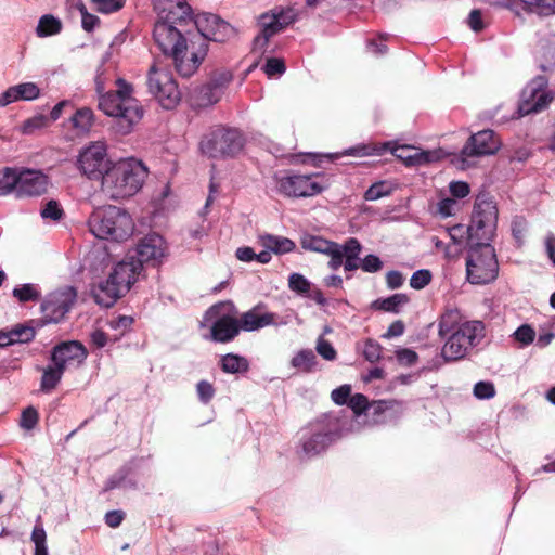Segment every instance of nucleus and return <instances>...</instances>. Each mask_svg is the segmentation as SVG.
<instances>
[{
	"label": "nucleus",
	"mask_w": 555,
	"mask_h": 555,
	"mask_svg": "<svg viewBox=\"0 0 555 555\" xmlns=\"http://www.w3.org/2000/svg\"><path fill=\"white\" fill-rule=\"evenodd\" d=\"M259 307H255L244 312L240 319H237L240 328L245 332H254L266 326H269L272 321V312L260 313Z\"/></svg>",
	"instance_id": "25"
},
{
	"label": "nucleus",
	"mask_w": 555,
	"mask_h": 555,
	"mask_svg": "<svg viewBox=\"0 0 555 555\" xmlns=\"http://www.w3.org/2000/svg\"><path fill=\"white\" fill-rule=\"evenodd\" d=\"M485 336L486 326L482 321H465L444 338L443 354L447 359L462 360L480 345Z\"/></svg>",
	"instance_id": "8"
},
{
	"label": "nucleus",
	"mask_w": 555,
	"mask_h": 555,
	"mask_svg": "<svg viewBox=\"0 0 555 555\" xmlns=\"http://www.w3.org/2000/svg\"><path fill=\"white\" fill-rule=\"evenodd\" d=\"M219 366L227 374H246L250 369L248 359L237 353H227L219 360Z\"/></svg>",
	"instance_id": "26"
},
{
	"label": "nucleus",
	"mask_w": 555,
	"mask_h": 555,
	"mask_svg": "<svg viewBox=\"0 0 555 555\" xmlns=\"http://www.w3.org/2000/svg\"><path fill=\"white\" fill-rule=\"evenodd\" d=\"M49 124V117L47 115L37 114L23 122L22 132L24 134H33L36 130L46 128Z\"/></svg>",
	"instance_id": "42"
},
{
	"label": "nucleus",
	"mask_w": 555,
	"mask_h": 555,
	"mask_svg": "<svg viewBox=\"0 0 555 555\" xmlns=\"http://www.w3.org/2000/svg\"><path fill=\"white\" fill-rule=\"evenodd\" d=\"M276 192L288 198H306L321 194L328 188L324 173L315 172L309 175L289 173L286 176H274Z\"/></svg>",
	"instance_id": "9"
},
{
	"label": "nucleus",
	"mask_w": 555,
	"mask_h": 555,
	"mask_svg": "<svg viewBox=\"0 0 555 555\" xmlns=\"http://www.w3.org/2000/svg\"><path fill=\"white\" fill-rule=\"evenodd\" d=\"M245 143L246 138L240 129L219 125L202 137L198 146L201 153L209 158L225 159L238 155Z\"/></svg>",
	"instance_id": "7"
},
{
	"label": "nucleus",
	"mask_w": 555,
	"mask_h": 555,
	"mask_svg": "<svg viewBox=\"0 0 555 555\" xmlns=\"http://www.w3.org/2000/svg\"><path fill=\"white\" fill-rule=\"evenodd\" d=\"M462 314L459 309H447L438 321V335L444 339L448 335L456 331L462 324Z\"/></svg>",
	"instance_id": "27"
},
{
	"label": "nucleus",
	"mask_w": 555,
	"mask_h": 555,
	"mask_svg": "<svg viewBox=\"0 0 555 555\" xmlns=\"http://www.w3.org/2000/svg\"><path fill=\"white\" fill-rule=\"evenodd\" d=\"M160 8V16L153 29V38L160 51L172 57L177 73L184 78L191 77L201 66L208 53V44L198 37V47L191 39L192 34L184 29L194 26L196 15L186 0H154Z\"/></svg>",
	"instance_id": "1"
},
{
	"label": "nucleus",
	"mask_w": 555,
	"mask_h": 555,
	"mask_svg": "<svg viewBox=\"0 0 555 555\" xmlns=\"http://www.w3.org/2000/svg\"><path fill=\"white\" fill-rule=\"evenodd\" d=\"M382 350L383 347L377 340L367 338L364 341L362 354L367 362L375 363L382 358Z\"/></svg>",
	"instance_id": "43"
},
{
	"label": "nucleus",
	"mask_w": 555,
	"mask_h": 555,
	"mask_svg": "<svg viewBox=\"0 0 555 555\" xmlns=\"http://www.w3.org/2000/svg\"><path fill=\"white\" fill-rule=\"evenodd\" d=\"M40 95V89L35 82H22L9 87L0 94V107H5L17 101H34Z\"/></svg>",
	"instance_id": "23"
},
{
	"label": "nucleus",
	"mask_w": 555,
	"mask_h": 555,
	"mask_svg": "<svg viewBox=\"0 0 555 555\" xmlns=\"http://www.w3.org/2000/svg\"><path fill=\"white\" fill-rule=\"evenodd\" d=\"M409 150L405 147L400 149V153H396V156L404 162L406 166H418L433 162V154L428 151L415 152L413 154L408 153Z\"/></svg>",
	"instance_id": "35"
},
{
	"label": "nucleus",
	"mask_w": 555,
	"mask_h": 555,
	"mask_svg": "<svg viewBox=\"0 0 555 555\" xmlns=\"http://www.w3.org/2000/svg\"><path fill=\"white\" fill-rule=\"evenodd\" d=\"M17 198L37 197L47 192L49 178L41 170L16 168L15 175Z\"/></svg>",
	"instance_id": "19"
},
{
	"label": "nucleus",
	"mask_w": 555,
	"mask_h": 555,
	"mask_svg": "<svg viewBox=\"0 0 555 555\" xmlns=\"http://www.w3.org/2000/svg\"><path fill=\"white\" fill-rule=\"evenodd\" d=\"M106 156L105 143L92 142L80 151L77 157V167L90 180H101L104 170L112 164Z\"/></svg>",
	"instance_id": "17"
},
{
	"label": "nucleus",
	"mask_w": 555,
	"mask_h": 555,
	"mask_svg": "<svg viewBox=\"0 0 555 555\" xmlns=\"http://www.w3.org/2000/svg\"><path fill=\"white\" fill-rule=\"evenodd\" d=\"M262 70L269 78H273L283 75L286 72V65L283 59L269 57L262 66Z\"/></svg>",
	"instance_id": "45"
},
{
	"label": "nucleus",
	"mask_w": 555,
	"mask_h": 555,
	"mask_svg": "<svg viewBox=\"0 0 555 555\" xmlns=\"http://www.w3.org/2000/svg\"><path fill=\"white\" fill-rule=\"evenodd\" d=\"M528 5L540 15H552L555 13V0H528Z\"/></svg>",
	"instance_id": "55"
},
{
	"label": "nucleus",
	"mask_w": 555,
	"mask_h": 555,
	"mask_svg": "<svg viewBox=\"0 0 555 555\" xmlns=\"http://www.w3.org/2000/svg\"><path fill=\"white\" fill-rule=\"evenodd\" d=\"M16 168L5 167L0 170V196H5L15 193L16 181L15 180Z\"/></svg>",
	"instance_id": "36"
},
{
	"label": "nucleus",
	"mask_w": 555,
	"mask_h": 555,
	"mask_svg": "<svg viewBox=\"0 0 555 555\" xmlns=\"http://www.w3.org/2000/svg\"><path fill=\"white\" fill-rule=\"evenodd\" d=\"M467 23H468V26L474 31H476V33L481 31L485 28L481 11L478 9L472 10L468 15Z\"/></svg>",
	"instance_id": "64"
},
{
	"label": "nucleus",
	"mask_w": 555,
	"mask_h": 555,
	"mask_svg": "<svg viewBox=\"0 0 555 555\" xmlns=\"http://www.w3.org/2000/svg\"><path fill=\"white\" fill-rule=\"evenodd\" d=\"M63 215L64 210L60 203L55 199H50L40 211V216L43 219H51L53 221L61 220Z\"/></svg>",
	"instance_id": "50"
},
{
	"label": "nucleus",
	"mask_w": 555,
	"mask_h": 555,
	"mask_svg": "<svg viewBox=\"0 0 555 555\" xmlns=\"http://www.w3.org/2000/svg\"><path fill=\"white\" fill-rule=\"evenodd\" d=\"M164 240L156 233L147 234L137 244L134 254H128L129 257H134V262L141 264V270L144 264L156 267L160 263L162 258L165 256Z\"/></svg>",
	"instance_id": "20"
},
{
	"label": "nucleus",
	"mask_w": 555,
	"mask_h": 555,
	"mask_svg": "<svg viewBox=\"0 0 555 555\" xmlns=\"http://www.w3.org/2000/svg\"><path fill=\"white\" fill-rule=\"evenodd\" d=\"M336 242L328 241L322 236L305 234L300 240V245L306 250H311L326 255L331 248L335 247Z\"/></svg>",
	"instance_id": "31"
},
{
	"label": "nucleus",
	"mask_w": 555,
	"mask_h": 555,
	"mask_svg": "<svg viewBox=\"0 0 555 555\" xmlns=\"http://www.w3.org/2000/svg\"><path fill=\"white\" fill-rule=\"evenodd\" d=\"M351 426V420L339 413L322 414L298 431L294 446L296 457L307 462L323 455Z\"/></svg>",
	"instance_id": "3"
},
{
	"label": "nucleus",
	"mask_w": 555,
	"mask_h": 555,
	"mask_svg": "<svg viewBox=\"0 0 555 555\" xmlns=\"http://www.w3.org/2000/svg\"><path fill=\"white\" fill-rule=\"evenodd\" d=\"M351 396V386L348 384L341 385L337 388H335L332 393L331 398L337 405H347L349 398Z\"/></svg>",
	"instance_id": "59"
},
{
	"label": "nucleus",
	"mask_w": 555,
	"mask_h": 555,
	"mask_svg": "<svg viewBox=\"0 0 555 555\" xmlns=\"http://www.w3.org/2000/svg\"><path fill=\"white\" fill-rule=\"evenodd\" d=\"M391 193V188L385 181H378L373 183L364 193L365 201H377L384 196H388Z\"/></svg>",
	"instance_id": "44"
},
{
	"label": "nucleus",
	"mask_w": 555,
	"mask_h": 555,
	"mask_svg": "<svg viewBox=\"0 0 555 555\" xmlns=\"http://www.w3.org/2000/svg\"><path fill=\"white\" fill-rule=\"evenodd\" d=\"M11 338L14 344H27L36 337V330L34 326L26 324H17L10 330Z\"/></svg>",
	"instance_id": "37"
},
{
	"label": "nucleus",
	"mask_w": 555,
	"mask_h": 555,
	"mask_svg": "<svg viewBox=\"0 0 555 555\" xmlns=\"http://www.w3.org/2000/svg\"><path fill=\"white\" fill-rule=\"evenodd\" d=\"M501 146L502 141L495 131L492 129L480 130L470 134L454 157L453 163L465 169L474 163L473 159L494 155Z\"/></svg>",
	"instance_id": "10"
},
{
	"label": "nucleus",
	"mask_w": 555,
	"mask_h": 555,
	"mask_svg": "<svg viewBox=\"0 0 555 555\" xmlns=\"http://www.w3.org/2000/svg\"><path fill=\"white\" fill-rule=\"evenodd\" d=\"M88 225L95 237L115 242L126 241L134 230L131 216L125 209L112 205L94 209Z\"/></svg>",
	"instance_id": "6"
},
{
	"label": "nucleus",
	"mask_w": 555,
	"mask_h": 555,
	"mask_svg": "<svg viewBox=\"0 0 555 555\" xmlns=\"http://www.w3.org/2000/svg\"><path fill=\"white\" fill-rule=\"evenodd\" d=\"M76 296L77 293L73 286L48 294L41 302L42 318L36 321L37 326L61 322L75 302Z\"/></svg>",
	"instance_id": "15"
},
{
	"label": "nucleus",
	"mask_w": 555,
	"mask_h": 555,
	"mask_svg": "<svg viewBox=\"0 0 555 555\" xmlns=\"http://www.w3.org/2000/svg\"><path fill=\"white\" fill-rule=\"evenodd\" d=\"M347 406L350 408L354 416L366 414L369 406V399L363 393H356L350 396Z\"/></svg>",
	"instance_id": "48"
},
{
	"label": "nucleus",
	"mask_w": 555,
	"mask_h": 555,
	"mask_svg": "<svg viewBox=\"0 0 555 555\" xmlns=\"http://www.w3.org/2000/svg\"><path fill=\"white\" fill-rule=\"evenodd\" d=\"M513 337L516 341L520 343L521 346L526 347L533 343L535 338V331L529 324H521L514 332Z\"/></svg>",
	"instance_id": "51"
},
{
	"label": "nucleus",
	"mask_w": 555,
	"mask_h": 555,
	"mask_svg": "<svg viewBox=\"0 0 555 555\" xmlns=\"http://www.w3.org/2000/svg\"><path fill=\"white\" fill-rule=\"evenodd\" d=\"M548 78L537 75L522 89L517 107V117L540 113L548 107L554 99V93L547 90Z\"/></svg>",
	"instance_id": "12"
},
{
	"label": "nucleus",
	"mask_w": 555,
	"mask_h": 555,
	"mask_svg": "<svg viewBox=\"0 0 555 555\" xmlns=\"http://www.w3.org/2000/svg\"><path fill=\"white\" fill-rule=\"evenodd\" d=\"M395 353L398 363L403 366H412L418 360V354L410 348H399Z\"/></svg>",
	"instance_id": "58"
},
{
	"label": "nucleus",
	"mask_w": 555,
	"mask_h": 555,
	"mask_svg": "<svg viewBox=\"0 0 555 555\" xmlns=\"http://www.w3.org/2000/svg\"><path fill=\"white\" fill-rule=\"evenodd\" d=\"M387 149L386 144L382 146L377 145H371V144H358L354 146H351L343 153L344 155L349 156H370V155H382L383 152Z\"/></svg>",
	"instance_id": "41"
},
{
	"label": "nucleus",
	"mask_w": 555,
	"mask_h": 555,
	"mask_svg": "<svg viewBox=\"0 0 555 555\" xmlns=\"http://www.w3.org/2000/svg\"><path fill=\"white\" fill-rule=\"evenodd\" d=\"M64 372L65 369L57 363H53V365H49L44 369L40 382L41 390L43 392L52 391L61 382Z\"/></svg>",
	"instance_id": "32"
},
{
	"label": "nucleus",
	"mask_w": 555,
	"mask_h": 555,
	"mask_svg": "<svg viewBox=\"0 0 555 555\" xmlns=\"http://www.w3.org/2000/svg\"><path fill=\"white\" fill-rule=\"evenodd\" d=\"M38 411L33 405H29L22 411L20 426L26 430H31L38 424Z\"/></svg>",
	"instance_id": "49"
},
{
	"label": "nucleus",
	"mask_w": 555,
	"mask_h": 555,
	"mask_svg": "<svg viewBox=\"0 0 555 555\" xmlns=\"http://www.w3.org/2000/svg\"><path fill=\"white\" fill-rule=\"evenodd\" d=\"M141 271V264L134 262V257H129L127 255L125 259L114 266L108 276L125 294H127L131 288V285L137 281Z\"/></svg>",
	"instance_id": "22"
},
{
	"label": "nucleus",
	"mask_w": 555,
	"mask_h": 555,
	"mask_svg": "<svg viewBox=\"0 0 555 555\" xmlns=\"http://www.w3.org/2000/svg\"><path fill=\"white\" fill-rule=\"evenodd\" d=\"M215 387L208 380L202 379L196 384V393L199 402L208 404L215 397Z\"/></svg>",
	"instance_id": "53"
},
{
	"label": "nucleus",
	"mask_w": 555,
	"mask_h": 555,
	"mask_svg": "<svg viewBox=\"0 0 555 555\" xmlns=\"http://www.w3.org/2000/svg\"><path fill=\"white\" fill-rule=\"evenodd\" d=\"M94 114L89 107L77 109L70 117V124L79 133H88L93 125Z\"/></svg>",
	"instance_id": "33"
},
{
	"label": "nucleus",
	"mask_w": 555,
	"mask_h": 555,
	"mask_svg": "<svg viewBox=\"0 0 555 555\" xmlns=\"http://www.w3.org/2000/svg\"><path fill=\"white\" fill-rule=\"evenodd\" d=\"M431 280L433 274L428 269H420L412 274L410 279V286L413 289H423L431 282Z\"/></svg>",
	"instance_id": "52"
},
{
	"label": "nucleus",
	"mask_w": 555,
	"mask_h": 555,
	"mask_svg": "<svg viewBox=\"0 0 555 555\" xmlns=\"http://www.w3.org/2000/svg\"><path fill=\"white\" fill-rule=\"evenodd\" d=\"M496 227V208L491 203L474 206L470 224L466 228V278L476 285L493 282L499 274V262L491 241Z\"/></svg>",
	"instance_id": "2"
},
{
	"label": "nucleus",
	"mask_w": 555,
	"mask_h": 555,
	"mask_svg": "<svg viewBox=\"0 0 555 555\" xmlns=\"http://www.w3.org/2000/svg\"><path fill=\"white\" fill-rule=\"evenodd\" d=\"M224 302L212 305L204 315V321L210 322V338L215 343L232 341L241 332L237 319L221 314Z\"/></svg>",
	"instance_id": "18"
},
{
	"label": "nucleus",
	"mask_w": 555,
	"mask_h": 555,
	"mask_svg": "<svg viewBox=\"0 0 555 555\" xmlns=\"http://www.w3.org/2000/svg\"><path fill=\"white\" fill-rule=\"evenodd\" d=\"M450 193L455 198H464L470 192V186L465 181H452L449 185Z\"/></svg>",
	"instance_id": "62"
},
{
	"label": "nucleus",
	"mask_w": 555,
	"mask_h": 555,
	"mask_svg": "<svg viewBox=\"0 0 555 555\" xmlns=\"http://www.w3.org/2000/svg\"><path fill=\"white\" fill-rule=\"evenodd\" d=\"M62 30V22L52 14H44L39 18L36 34L40 38L59 34Z\"/></svg>",
	"instance_id": "34"
},
{
	"label": "nucleus",
	"mask_w": 555,
	"mask_h": 555,
	"mask_svg": "<svg viewBox=\"0 0 555 555\" xmlns=\"http://www.w3.org/2000/svg\"><path fill=\"white\" fill-rule=\"evenodd\" d=\"M383 261L374 254L366 255L361 259L360 268L367 273H376L383 269Z\"/></svg>",
	"instance_id": "57"
},
{
	"label": "nucleus",
	"mask_w": 555,
	"mask_h": 555,
	"mask_svg": "<svg viewBox=\"0 0 555 555\" xmlns=\"http://www.w3.org/2000/svg\"><path fill=\"white\" fill-rule=\"evenodd\" d=\"M232 80L233 74L230 70L215 73L206 83L194 86L189 90L190 106L197 111L215 105Z\"/></svg>",
	"instance_id": "11"
},
{
	"label": "nucleus",
	"mask_w": 555,
	"mask_h": 555,
	"mask_svg": "<svg viewBox=\"0 0 555 555\" xmlns=\"http://www.w3.org/2000/svg\"><path fill=\"white\" fill-rule=\"evenodd\" d=\"M261 244L276 255L292 253L296 248L294 241L287 237L278 236L273 234H264L260 236Z\"/></svg>",
	"instance_id": "28"
},
{
	"label": "nucleus",
	"mask_w": 555,
	"mask_h": 555,
	"mask_svg": "<svg viewBox=\"0 0 555 555\" xmlns=\"http://www.w3.org/2000/svg\"><path fill=\"white\" fill-rule=\"evenodd\" d=\"M315 350L326 361H334L337 358V352L333 345L322 336L318 338Z\"/></svg>",
	"instance_id": "56"
},
{
	"label": "nucleus",
	"mask_w": 555,
	"mask_h": 555,
	"mask_svg": "<svg viewBox=\"0 0 555 555\" xmlns=\"http://www.w3.org/2000/svg\"><path fill=\"white\" fill-rule=\"evenodd\" d=\"M291 366L305 374L315 372L318 366L317 356L311 349H301L292 358Z\"/></svg>",
	"instance_id": "29"
},
{
	"label": "nucleus",
	"mask_w": 555,
	"mask_h": 555,
	"mask_svg": "<svg viewBox=\"0 0 555 555\" xmlns=\"http://www.w3.org/2000/svg\"><path fill=\"white\" fill-rule=\"evenodd\" d=\"M126 295L120 287H118L114 281L107 276L105 281L100 282L92 288V296L94 301L102 307L109 308L115 302Z\"/></svg>",
	"instance_id": "24"
},
{
	"label": "nucleus",
	"mask_w": 555,
	"mask_h": 555,
	"mask_svg": "<svg viewBox=\"0 0 555 555\" xmlns=\"http://www.w3.org/2000/svg\"><path fill=\"white\" fill-rule=\"evenodd\" d=\"M404 276L398 270H390L386 274V284L389 289H398L403 285Z\"/></svg>",
	"instance_id": "63"
},
{
	"label": "nucleus",
	"mask_w": 555,
	"mask_h": 555,
	"mask_svg": "<svg viewBox=\"0 0 555 555\" xmlns=\"http://www.w3.org/2000/svg\"><path fill=\"white\" fill-rule=\"evenodd\" d=\"M296 20L293 9L273 10L271 13H263L259 17L261 31L253 40V51L264 52L269 40Z\"/></svg>",
	"instance_id": "16"
},
{
	"label": "nucleus",
	"mask_w": 555,
	"mask_h": 555,
	"mask_svg": "<svg viewBox=\"0 0 555 555\" xmlns=\"http://www.w3.org/2000/svg\"><path fill=\"white\" fill-rule=\"evenodd\" d=\"M338 249L344 258H359L362 245L356 237H349L343 245L338 244Z\"/></svg>",
	"instance_id": "46"
},
{
	"label": "nucleus",
	"mask_w": 555,
	"mask_h": 555,
	"mask_svg": "<svg viewBox=\"0 0 555 555\" xmlns=\"http://www.w3.org/2000/svg\"><path fill=\"white\" fill-rule=\"evenodd\" d=\"M194 27L197 34H192L191 39L195 41V49L198 47V37L208 44V41L225 42L236 36V29L230 23L212 13L197 14Z\"/></svg>",
	"instance_id": "14"
},
{
	"label": "nucleus",
	"mask_w": 555,
	"mask_h": 555,
	"mask_svg": "<svg viewBox=\"0 0 555 555\" xmlns=\"http://www.w3.org/2000/svg\"><path fill=\"white\" fill-rule=\"evenodd\" d=\"M12 294L20 302L36 301L40 298L39 291L30 283L14 287Z\"/></svg>",
	"instance_id": "40"
},
{
	"label": "nucleus",
	"mask_w": 555,
	"mask_h": 555,
	"mask_svg": "<svg viewBox=\"0 0 555 555\" xmlns=\"http://www.w3.org/2000/svg\"><path fill=\"white\" fill-rule=\"evenodd\" d=\"M455 360L447 359L443 354V348L440 353H437L434 358H431L426 365L422 367V372H433L438 371L444 363L454 362Z\"/></svg>",
	"instance_id": "61"
},
{
	"label": "nucleus",
	"mask_w": 555,
	"mask_h": 555,
	"mask_svg": "<svg viewBox=\"0 0 555 555\" xmlns=\"http://www.w3.org/2000/svg\"><path fill=\"white\" fill-rule=\"evenodd\" d=\"M149 92L158 101L165 109H172L180 101V91L172 75L165 70L158 69L153 65L147 75Z\"/></svg>",
	"instance_id": "13"
},
{
	"label": "nucleus",
	"mask_w": 555,
	"mask_h": 555,
	"mask_svg": "<svg viewBox=\"0 0 555 555\" xmlns=\"http://www.w3.org/2000/svg\"><path fill=\"white\" fill-rule=\"evenodd\" d=\"M409 302L406 294L397 293L386 298H378L372 302V308L385 312L399 313L403 305Z\"/></svg>",
	"instance_id": "30"
},
{
	"label": "nucleus",
	"mask_w": 555,
	"mask_h": 555,
	"mask_svg": "<svg viewBox=\"0 0 555 555\" xmlns=\"http://www.w3.org/2000/svg\"><path fill=\"white\" fill-rule=\"evenodd\" d=\"M117 90L107 91L98 99V108L113 117L111 128L116 134L126 135L143 118L144 109L139 100L132 96V85L124 78L116 80Z\"/></svg>",
	"instance_id": "4"
},
{
	"label": "nucleus",
	"mask_w": 555,
	"mask_h": 555,
	"mask_svg": "<svg viewBox=\"0 0 555 555\" xmlns=\"http://www.w3.org/2000/svg\"><path fill=\"white\" fill-rule=\"evenodd\" d=\"M88 358V350L79 340H66L56 344L52 350L50 360L66 370L67 365H82Z\"/></svg>",
	"instance_id": "21"
},
{
	"label": "nucleus",
	"mask_w": 555,
	"mask_h": 555,
	"mask_svg": "<svg viewBox=\"0 0 555 555\" xmlns=\"http://www.w3.org/2000/svg\"><path fill=\"white\" fill-rule=\"evenodd\" d=\"M147 177V167L134 158H121L104 170L101 179L102 191L112 199L137 194Z\"/></svg>",
	"instance_id": "5"
},
{
	"label": "nucleus",
	"mask_w": 555,
	"mask_h": 555,
	"mask_svg": "<svg viewBox=\"0 0 555 555\" xmlns=\"http://www.w3.org/2000/svg\"><path fill=\"white\" fill-rule=\"evenodd\" d=\"M402 402L395 399L375 400L369 402V409L366 414H371L374 417H379L388 411L401 408Z\"/></svg>",
	"instance_id": "38"
},
{
	"label": "nucleus",
	"mask_w": 555,
	"mask_h": 555,
	"mask_svg": "<svg viewBox=\"0 0 555 555\" xmlns=\"http://www.w3.org/2000/svg\"><path fill=\"white\" fill-rule=\"evenodd\" d=\"M474 396L479 400H489L495 396V387L492 382L480 380L474 385Z\"/></svg>",
	"instance_id": "47"
},
{
	"label": "nucleus",
	"mask_w": 555,
	"mask_h": 555,
	"mask_svg": "<svg viewBox=\"0 0 555 555\" xmlns=\"http://www.w3.org/2000/svg\"><path fill=\"white\" fill-rule=\"evenodd\" d=\"M288 287L296 294L308 296L311 292V282L301 273L294 272L288 276Z\"/></svg>",
	"instance_id": "39"
},
{
	"label": "nucleus",
	"mask_w": 555,
	"mask_h": 555,
	"mask_svg": "<svg viewBox=\"0 0 555 555\" xmlns=\"http://www.w3.org/2000/svg\"><path fill=\"white\" fill-rule=\"evenodd\" d=\"M339 154H321V153H307L305 155V159H302L304 164H311L315 167H321L324 160L333 162L337 159Z\"/></svg>",
	"instance_id": "60"
},
{
	"label": "nucleus",
	"mask_w": 555,
	"mask_h": 555,
	"mask_svg": "<svg viewBox=\"0 0 555 555\" xmlns=\"http://www.w3.org/2000/svg\"><path fill=\"white\" fill-rule=\"evenodd\" d=\"M95 5L96 10L103 14H111L119 11L124 5L126 0H91Z\"/></svg>",
	"instance_id": "54"
}]
</instances>
